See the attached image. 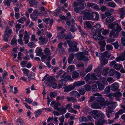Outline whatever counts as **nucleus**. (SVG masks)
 Listing matches in <instances>:
<instances>
[{"label":"nucleus","mask_w":125,"mask_h":125,"mask_svg":"<svg viewBox=\"0 0 125 125\" xmlns=\"http://www.w3.org/2000/svg\"><path fill=\"white\" fill-rule=\"evenodd\" d=\"M94 95L97 96L96 97L94 96L91 97L90 101L92 102L94 100L97 102H94L91 105V107L93 109H101L103 106L104 107L106 105H107L108 107L106 109L107 112L106 115L108 118L112 117V114L111 113L113 111L112 110L115 109L117 106L116 103L113 102L109 104L108 101H106L104 103L103 101L104 100V99L101 97V95L100 94L96 93L94 94Z\"/></svg>","instance_id":"nucleus-1"},{"label":"nucleus","mask_w":125,"mask_h":125,"mask_svg":"<svg viewBox=\"0 0 125 125\" xmlns=\"http://www.w3.org/2000/svg\"><path fill=\"white\" fill-rule=\"evenodd\" d=\"M108 28L112 29V31L110 33L109 37L110 38L108 39L107 42L108 43H110L114 42L116 38L119 33L122 30V29L121 26L118 23L114 22L110 24L109 25Z\"/></svg>","instance_id":"nucleus-2"},{"label":"nucleus","mask_w":125,"mask_h":125,"mask_svg":"<svg viewBox=\"0 0 125 125\" xmlns=\"http://www.w3.org/2000/svg\"><path fill=\"white\" fill-rule=\"evenodd\" d=\"M99 17V15L97 12L88 11L84 13L83 19L84 20L97 21L98 20Z\"/></svg>","instance_id":"nucleus-3"},{"label":"nucleus","mask_w":125,"mask_h":125,"mask_svg":"<svg viewBox=\"0 0 125 125\" xmlns=\"http://www.w3.org/2000/svg\"><path fill=\"white\" fill-rule=\"evenodd\" d=\"M87 51H83L78 53L77 57V59L79 60L83 61H87L89 60L90 58L89 55H88Z\"/></svg>","instance_id":"nucleus-4"},{"label":"nucleus","mask_w":125,"mask_h":125,"mask_svg":"<svg viewBox=\"0 0 125 125\" xmlns=\"http://www.w3.org/2000/svg\"><path fill=\"white\" fill-rule=\"evenodd\" d=\"M77 3L74 2L73 3L74 6L76 7L79 5L80 6V8L75 7L74 8L75 12H79L80 11V9H83L86 6V4L83 2L84 1V0H77Z\"/></svg>","instance_id":"nucleus-5"},{"label":"nucleus","mask_w":125,"mask_h":125,"mask_svg":"<svg viewBox=\"0 0 125 125\" xmlns=\"http://www.w3.org/2000/svg\"><path fill=\"white\" fill-rule=\"evenodd\" d=\"M55 81V79L52 77H48L45 81V83L48 85L52 87L54 89H55L57 87V84L54 82Z\"/></svg>","instance_id":"nucleus-6"},{"label":"nucleus","mask_w":125,"mask_h":125,"mask_svg":"<svg viewBox=\"0 0 125 125\" xmlns=\"http://www.w3.org/2000/svg\"><path fill=\"white\" fill-rule=\"evenodd\" d=\"M101 69L100 68H98L95 69L94 73L92 74L91 75L92 79L94 80H97L98 78L101 77Z\"/></svg>","instance_id":"nucleus-7"},{"label":"nucleus","mask_w":125,"mask_h":125,"mask_svg":"<svg viewBox=\"0 0 125 125\" xmlns=\"http://www.w3.org/2000/svg\"><path fill=\"white\" fill-rule=\"evenodd\" d=\"M100 81L101 83L99 82L96 83L97 84L99 89L101 91L104 89L105 86L107 85L108 83L106 79L105 78L101 79Z\"/></svg>","instance_id":"nucleus-8"},{"label":"nucleus","mask_w":125,"mask_h":125,"mask_svg":"<svg viewBox=\"0 0 125 125\" xmlns=\"http://www.w3.org/2000/svg\"><path fill=\"white\" fill-rule=\"evenodd\" d=\"M68 44L70 47L68 50L69 52H75L78 51V48L76 47V42H70L68 43Z\"/></svg>","instance_id":"nucleus-9"},{"label":"nucleus","mask_w":125,"mask_h":125,"mask_svg":"<svg viewBox=\"0 0 125 125\" xmlns=\"http://www.w3.org/2000/svg\"><path fill=\"white\" fill-rule=\"evenodd\" d=\"M24 76L21 77L20 79L24 81L29 82L30 80L33 79L34 78V74L33 73L30 74L29 75H24Z\"/></svg>","instance_id":"nucleus-10"},{"label":"nucleus","mask_w":125,"mask_h":125,"mask_svg":"<svg viewBox=\"0 0 125 125\" xmlns=\"http://www.w3.org/2000/svg\"><path fill=\"white\" fill-rule=\"evenodd\" d=\"M46 56L45 55H42L41 57L42 61V62H44V63H46V65L50 68L51 67L50 61L51 57L50 56H49L48 57L47 59H46Z\"/></svg>","instance_id":"nucleus-11"},{"label":"nucleus","mask_w":125,"mask_h":125,"mask_svg":"<svg viewBox=\"0 0 125 125\" xmlns=\"http://www.w3.org/2000/svg\"><path fill=\"white\" fill-rule=\"evenodd\" d=\"M57 30L58 32L61 33L60 34L58 35L57 37L59 39H62L64 38L65 35V34L64 32L65 31V29L62 27H60L58 28Z\"/></svg>","instance_id":"nucleus-12"},{"label":"nucleus","mask_w":125,"mask_h":125,"mask_svg":"<svg viewBox=\"0 0 125 125\" xmlns=\"http://www.w3.org/2000/svg\"><path fill=\"white\" fill-rule=\"evenodd\" d=\"M101 27V25L99 23H97L95 24L93 27L91 31L95 33L99 32Z\"/></svg>","instance_id":"nucleus-13"},{"label":"nucleus","mask_w":125,"mask_h":125,"mask_svg":"<svg viewBox=\"0 0 125 125\" xmlns=\"http://www.w3.org/2000/svg\"><path fill=\"white\" fill-rule=\"evenodd\" d=\"M83 25L85 29H91L93 26L92 22L89 21H84L83 22Z\"/></svg>","instance_id":"nucleus-14"},{"label":"nucleus","mask_w":125,"mask_h":125,"mask_svg":"<svg viewBox=\"0 0 125 125\" xmlns=\"http://www.w3.org/2000/svg\"><path fill=\"white\" fill-rule=\"evenodd\" d=\"M98 33V34H97L96 33L93 35V38L95 40H101L104 39V37L102 36L101 33L99 32Z\"/></svg>","instance_id":"nucleus-15"},{"label":"nucleus","mask_w":125,"mask_h":125,"mask_svg":"<svg viewBox=\"0 0 125 125\" xmlns=\"http://www.w3.org/2000/svg\"><path fill=\"white\" fill-rule=\"evenodd\" d=\"M99 58L101 61L102 64L105 65L108 62V60L103 58V54L102 53H101L99 54Z\"/></svg>","instance_id":"nucleus-16"},{"label":"nucleus","mask_w":125,"mask_h":125,"mask_svg":"<svg viewBox=\"0 0 125 125\" xmlns=\"http://www.w3.org/2000/svg\"><path fill=\"white\" fill-rule=\"evenodd\" d=\"M47 40L46 37L40 36L39 38V43L40 44L44 45L46 44Z\"/></svg>","instance_id":"nucleus-17"},{"label":"nucleus","mask_w":125,"mask_h":125,"mask_svg":"<svg viewBox=\"0 0 125 125\" xmlns=\"http://www.w3.org/2000/svg\"><path fill=\"white\" fill-rule=\"evenodd\" d=\"M25 34L23 38L24 41H25V44H27L29 41L30 39V35L28 34L26 31H25Z\"/></svg>","instance_id":"nucleus-18"},{"label":"nucleus","mask_w":125,"mask_h":125,"mask_svg":"<svg viewBox=\"0 0 125 125\" xmlns=\"http://www.w3.org/2000/svg\"><path fill=\"white\" fill-rule=\"evenodd\" d=\"M74 88V85H72L64 87L63 88L64 90V91L65 92H68L73 89Z\"/></svg>","instance_id":"nucleus-19"},{"label":"nucleus","mask_w":125,"mask_h":125,"mask_svg":"<svg viewBox=\"0 0 125 125\" xmlns=\"http://www.w3.org/2000/svg\"><path fill=\"white\" fill-rule=\"evenodd\" d=\"M12 32V30L8 26H7L5 30V35H7V37H9Z\"/></svg>","instance_id":"nucleus-20"},{"label":"nucleus","mask_w":125,"mask_h":125,"mask_svg":"<svg viewBox=\"0 0 125 125\" xmlns=\"http://www.w3.org/2000/svg\"><path fill=\"white\" fill-rule=\"evenodd\" d=\"M85 81L86 82L88 83L92 84L95 82H92L91 81L92 80L90 78V74L89 73L86 75L85 78Z\"/></svg>","instance_id":"nucleus-21"},{"label":"nucleus","mask_w":125,"mask_h":125,"mask_svg":"<svg viewBox=\"0 0 125 125\" xmlns=\"http://www.w3.org/2000/svg\"><path fill=\"white\" fill-rule=\"evenodd\" d=\"M119 86L118 83H115L112 84L111 86V89L113 91H115L119 87Z\"/></svg>","instance_id":"nucleus-22"},{"label":"nucleus","mask_w":125,"mask_h":125,"mask_svg":"<svg viewBox=\"0 0 125 125\" xmlns=\"http://www.w3.org/2000/svg\"><path fill=\"white\" fill-rule=\"evenodd\" d=\"M89 6L91 7L92 8L95 9L96 10H100V8L98 6L95 4L89 3L88 4Z\"/></svg>","instance_id":"nucleus-23"},{"label":"nucleus","mask_w":125,"mask_h":125,"mask_svg":"<svg viewBox=\"0 0 125 125\" xmlns=\"http://www.w3.org/2000/svg\"><path fill=\"white\" fill-rule=\"evenodd\" d=\"M100 31L99 32L102 33V34L104 35H106L108 34L109 31V30H105L103 28H101L100 29Z\"/></svg>","instance_id":"nucleus-24"},{"label":"nucleus","mask_w":125,"mask_h":125,"mask_svg":"<svg viewBox=\"0 0 125 125\" xmlns=\"http://www.w3.org/2000/svg\"><path fill=\"white\" fill-rule=\"evenodd\" d=\"M51 105H54V108L55 109H57L58 107L61 105V104L58 102H56L55 101H52L51 104Z\"/></svg>","instance_id":"nucleus-25"},{"label":"nucleus","mask_w":125,"mask_h":125,"mask_svg":"<svg viewBox=\"0 0 125 125\" xmlns=\"http://www.w3.org/2000/svg\"><path fill=\"white\" fill-rule=\"evenodd\" d=\"M85 84V82L84 81H78L75 82L72 85L74 86L75 87L76 86H79L83 85Z\"/></svg>","instance_id":"nucleus-26"},{"label":"nucleus","mask_w":125,"mask_h":125,"mask_svg":"<svg viewBox=\"0 0 125 125\" xmlns=\"http://www.w3.org/2000/svg\"><path fill=\"white\" fill-rule=\"evenodd\" d=\"M62 43L61 42H60L58 45V50L59 51L60 53H63L64 52V49L62 47Z\"/></svg>","instance_id":"nucleus-27"},{"label":"nucleus","mask_w":125,"mask_h":125,"mask_svg":"<svg viewBox=\"0 0 125 125\" xmlns=\"http://www.w3.org/2000/svg\"><path fill=\"white\" fill-rule=\"evenodd\" d=\"M125 60V56L124 54L123 55H120L117 57L115 59V60L117 62H119L121 61H123Z\"/></svg>","instance_id":"nucleus-28"},{"label":"nucleus","mask_w":125,"mask_h":125,"mask_svg":"<svg viewBox=\"0 0 125 125\" xmlns=\"http://www.w3.org/2000/svg\"><path fill=\"white\" fill-rule=\"evenodd\" d=\"M66 109L65 108H64L62 107L61 108H58L57 109V110L58 112H60L61 115L66 112Z\"/></svg>","instance_id":"nucleus-29"},{"label":"nucleus","mask_w":125,"mask_h":125,"mask_svg":"<svg viewBox=\"0 0 125 125\" xmlns=\"http://www.w3.org/2000/svg\"><path fill=\"white\" fill-rule=\"evenodd\" d=\"M29 3L31 6H33L36 7L38 3L35 0H31L29 2Z\"/></svg>","instance_id":"nucleus-30"},{"label":"nucleus","mask_w":125,"mask_h":125,"mask_svg":"<svg viewBox=\"0 0 125 125\" xmlns=\"http://www.w3.org/2000/svg\"><path fill=\"white\" fill-rule=\"evenodd\" d=\"M103 53V58L105 57L108 58L111 56L110 51H106Z\"/></svg>","instance_id":"nucleus-31"},{"label":"nucleus","mask_w":125,"mask_h":125,"mask_svg":"<svg viewBox=\"0 0 125 125\" xmlns=\"http://www.w3.org/2000/svg\"><path fill=\"white\" fill-rule=\"evenodd\" d=\"M71 95L75 97H79L80 96L79 94L76 91H73L70 93Z\"/></svg>","instance_id":"nucleus-32"},{"label":"nucleus","mask_w":125,"mask_h":125,"mask_svg":"<svg viewBox=\"0 0 125 125\" xmlns=\"http://www.w3.org/2000/svg\"><path fill=\"white\" fill-rule=\"evenodd\" d=\"M63 79L64 82V83H66L68 80L72 81H73V80L72 78L69 75H67Z\"/></svg>","instance_id":"nucleus-33"},{"label":"nucleus","mask_w":125,"mask_h":125,"mask_svg":"<svg viewBox=\"0 0 125 125\" xmlns=\"http://www.w3.org/2000/svg\"><path fill=\"white\" fill-rule=\"evenodd\" d=\"M42 50L40 48H37L35 50V52L37 55L38 56H40L42 54Z\"/></svg>","instance_id":"nucleus-34"},{"label":"nucleus","mask_w":125,"mask_h":125,"mask_svg":"<svg viewBox=\"0 0 125 125\" xmlns=\"http://www.w3.org/2000/svg\"><path fill=\"white\" fill-rule=\"evenodd\" d=\"M114 20V17L111 16L107 18L106 19V21L107 23H109L113 21Z\"/></svg>","instance_id":"nucleus-35"},{"label":"nucleus","mask_w":125,"mask_h":125,"mask_svg":"<svg viewBox=\"0 0 125 125\" xmlns=\"http://www.w3.org/2000/svg\"><path fill=\"white\" fill-rule=\"evenodd\" d=\"M104 122V121L102 118H101L99 119L97 122H95V123L96 125H103Z\"/></svg>","instance_id":"nucleus-36"},{"label":"nucleus","mask_w":125,"mask_h":125,"mask_svg":"<svg viewBox=\"0 0 125 125\" xmlns=\"http://www.w3.org/2000/svg\"><path fill=\"white\" fill-rule=\"evenodd\" d=\"M74 54L73 53H72L70 55L68 59V62L69 63H71L72 62L74 58Z\"/></svg>","instance_id":"nucleus-37"},{"label":"nucleus","mask_w":125,"mask_h":125,"mask_svg":"<svg viewBox=\"0 0 125 125\" xmlns=\"http://www.w3.org/2000/svg\"><path fill=\"white\" fill-rule=\"evenodd\" d=\"M21 70L23 72L24 75H29V71L28 69L25 68H22L21 69Z\"/></svg>","instance_id":"nucleus-38"},{"label":"nucleus","mask_w":125,"mask_h":125,"mask_svg":"<svg viewBox=\"0 0 125 125\" xmlns=\"http://www.w3.org/2000/svg\"><path fill=\"white\" fill-rule=\"evenodd\" d=\"M123 68V66L120 64H116L114 66V68L116 70H119Z\"/></svg>","instance_id":"nucleus-39"},{"label":"nucleus","mask_w":125,"mask_h":125,"mask_svg":"<svg viewBox=\"0 0 125 125\" xmlns=\"http://www.w3.org/2000/svg\"><path fill=\"white\" fill-rule=\"evenodd\" d=\"M33 13L37 16L39 15L40 16H43V13L42 11L38 12L37 10H35L33 11Z\"/></svg>","instance_id":"nucleus-40"},{"label":"nucleus","mask_w":125,"mask_h":125,"mask_svg":"<svg viewBox=\"0 0 125 125\" xmlns=\"http://www.w3.org/2000/svg\"><path fill=\"white\" fill-rule=\"evenodd\" d=\"M63 79L59 81V83L58 86V88L60 89L62 87V86L63 85L64 83Z\"/></svg>","instance_id":"nucleus-41"},{"label":"nucleus","mask_w":125,"mask_h":125,"mask_svg":"<svg viewBox=\"0 0 125 125\" xmlns=\"http://www.w3.org/2000/svg\"><path fill=\"white\" fill-rule=\"evenodd\" d=\"M122 95V94L120 92H118L114 93L112 95L114 97L118 98L120 97Z\"/></svg>","instance_id":"nucleus-42"},{"label":"nucleus","mask_w":125,"mask_h":125,"mask_svg":"<svg viewBox=\"0 0 125 125\" xmlns=\"http://www.w3.org/2000/svg\"><path fill=\"white\" fill-rule=\"evenodd\" d=\"M85 92L86 91L83 88H81L79 90V92L82 95H84L85 94Z\"/></svg>","instance_id":"nucleus-43"},{"label":"nucleus","mask_w":125,"mask_h":125,"mask_svg":"<svg viewBox=\"0 0 125 125\" xmlns=\"http://www.w3.org/2000/svg\"><path fill=\"white\" fill-rule=\"evenodd\" d=\"M44 53L48 55H51V53L50 52L48 48H46L44 50Z\"/></svg>","instance_id":"nucleus-44"},{"label":"nucleus","mask_w":125,"mask_h":125,"mask_svg":"<svg viewBox=\"0 0 125 125\" xmlns=\"http://www.w3.org/2000/svg\"><path fill=\"white\" fill-rule=\"evenodd\" d=\"M79 73L76 71L74 72L72 75V77L73 78H78L79 76Z\"/></svg>","instance_id":"nucleus-45"},{"label":"nucleus","mask_w":125,"mask_h":125,"mask_svg":"<svg viewBox=\"0 0 125 125\" xmlns=\"http://www.w3.org/2000/svg\"><path fill=\"white\" fill-rule=\"evenodd\" d=\"M79 121L82 122L87 121L88 119L87 118L85 117H81L80 118Z\"/></svg>","instance_id":"nucleus-46"},{"label":"nucleus","mask_w":125,"mask_h":125,"mask_svg":"<svg viewBox=\"0 0 125 125\" xmlns=\"http://www.w3.org/2000/svg\"><path fill=\"white\" fill-rule=\"evenodd\" d=\"M41 112L42 110L41 109L36 111L35 112V116L36 117H38L41 114Z\"/></svg>","instance_id":"nucleus-47"},{"label":"nucleus","mask_w":125,"mask_h":125,"mask_svg":"<svg viewBox=\"0 0 125 125\" xmlns=\"http://www.w3.org/2000/svg\"><path fill=\"white\" fill-rule=\"evenodd\" d=\"M93 66L92 65H90L88 66L85 70L86 73L89 72L91 71L92 69Z\"/></svg>","instance_id":"nucleus-48"},{"label":"nucleus","mask_w":125,"mask_h":125,"mask_svg":"<svg viewBox=\"0 0 125 125\" xmlns=\"http://www.w3.org/2000/svg\"><path fill=\"white\" fill-rule=\"evenodd\" d=\"M74 36L72 34L70 33H69L65 37L66 39H68L71 38H73Z\"/></svg>","instance_id":"nucleus-49"},{"label":"nucleus","mask_w":125,"mask_h":125,"mask_svg":"<svg viewBox=\"0 0 125 125\" xmlns=\"http://www.w3.org/2000/svg\"><path fill=\"white\" fill-rule=\"evenodd\" d=\"M75 69L74 66L73 65H71L69 66L67 68L68 72L74 70Z\"/></svg>","instance_id":"nucleus-50"},{"label":"nucleus","mask_w":125,"mask_h":125,"mask_svg":"<svg viewBox=\"0 0 125 125\" xmlns=\"http://www.w3.org/2000/svg\"><path fill=\"white\" fill-rule=\"evenodd\" d=\"M98 43L101 46H105L106 45V43L104 41H102L99 42Z\"/></svg>","instance_id":"nucleus-51"},{"label":"nucleus","mask_w":125,"mask_h":125,"mask_svg":"<svg viewBox=\"0 0 125 125\" xmlns=\"http://www.w3.org/2000/svg\"><path fill=\"white\" fill-rule=\"evenodd\" d=\"M97 88L96 85L95 84H93L92 86V91L94 92L97 90Z\"/></svg>","instance_id":"nucleus-52"},{"label":"nucleus","mask_w":125,"mask_h":125,"mask_svg":"<svg viewBox=\"0 0 125 125\" xmlns=\"http://www.w3.org/2000/svg\"><path fill=\"white\" fill-rule=\"evenodd\" d=\"M10 0H5L4 1L3 3L7 6H9L10 5Z\"/></svg>","instance_id":"nucleus-53"},{"label":"nucleus","mask_w":125,"mask_h":125,"mask_svg":"<svg viewBox=\"0 0 125 125\" xmlns=\"http://www.w3.org/2000/svg\"><path fill=\"white\" fill-rule=\"evenodd\" d=\"M17 41L15 40H12L11 43V44L12 46H16L17 45Z\"/></svg>","instance_id":"nucleus-54"},{"label":"nucleus","mask_w":125,"mask_h":125,"mask_svg":"<svg viewBox=\"0 0 125 125\" xmlns=\"http://www.w3.org/2000/svg\"><path fill=\"white\" fill-rule=\"evenodd\" d=\"M61 12V10L59 9H57L54 11V14L55 15H57L59 13Z\"/></svg>","instance_id":"nucleus-55"},{"label":"nucleus","mask_w":125,"mask_h":125,"mask_svg":"<svg viewBox=\"0 0 125 125\" xmlns=\"http://www.w3.org/2000/svg\"><path fill=\"white\" fill-rule=\"evenodd\" d=\"M37 15L34 14L33 12V14L31 15V17L33 20H35L37 19Z\"/></svg>","instance_id":"nucleus-56"},{"label":"nucleus","mask_w":125,"mask_h":125,"mask_svg":"<svg viewBox=\"0 0 125 125\" xmlns=\"http://www.w3.org/2000/svg\"><path fill=\"white\" fill-rule=\"evenodd\" d=\"M108 70L109 69L108 68L104 69L102 73V74L104 76L106 75L107 74V72Z\"/></svg>","instance_id":"nucleus-57"},{"label":"nucleus","mask_w":125,"mask_h":125,"mask_svg":"<svg viewBox=\"0 0 125 125\" xmlns=\"http://www.w3.org/2000/svg\"><path fill=\"white\" fill-rule=\"evenodd\" d=\"M84 88L85 91H89L91 90V87L90 86L88 85H87L85 86Z\"/></svg>","instance_id":"nucleus-58"},{"label":"nucleus","mask_w":125,"mask_h":125,"mask_svg":"<svg viewBox=\"0 0 125 125\" xmlns=\"http://www.w3.org/2000/svg\"><path fill=\"white\" fill-rule=\"evenodd\" d=\"M31 41L36 42L38 41V40L35 38V36L34 34H32V36L31 38Z\"/></svg>","instance_id":"nucleus-59"},{"label":"nucleus","mask_w":125,"mask_h":125,"mask_svg":"<svg viewBox=\"0 0 125 125\" xmlns=\"http://www.w3.org/2000/svg\"><path fill=\"white\" fill-rule=\"evenodd\" d=\"M77 27L79 29V31L81 32L82 35L83 36L86 35L84 32L82 31V30L81 29V28L80 26H78Z\"/></svg>","instance_id":"nucleus-60"},{"label":"nucleus","mask_w":125,"mask_h":125,"mask_svg":"<svg viewBox=\"0 0 125 125\" xmlns=\"http://www.w3.org/2000/svg\"><path fill=\"white\" fill-rule=\"evenodd\" d=\"M25 18L24 17H22L20 18L19 20H18V21L21 23H23L25 21Z\"/></svg>","instance_id":"nucleus-61"},{"label":"nucleus","mask_w":125,"mask_h":125,"mask_svg":"<svg viewBox=\"0 0 125 125\" xmlns=\"http://www.w3.org/2000/svg\"><path fill=\"white\" fill-rule=\"evenodd\" d=\"M112 44L114 45V47L115 49H118L119 46L118 42H116L115 43H112Z\"/></svg>","instance_id":"nucleus-62"},{"label":"nucleus","mask_w":125,"mask_h":125,"mask_svg":"<svg viewBox=\"0 0 125 125\" xmlns=\"http://www.w3.org/2000/svg\"><path fill=\"white\" fill-rule=\"evenodd\" d=\"M57 95V93L55 92L51 93L50 94V96L51 98L53 97L56 96Z\"/></svg>","instance_id":"nucleus-63"},{"label":"nucleus","mask_w":125,"mask_h":125,"mask_svg":"<svg viewBox=\"0 0 125 125\" xmlns=\"http://www.w3.org/2000/svg\"><path fill=\"white\" fill-rule=\"evenodd\" d=\"M108 5L109 6L113 7H115L116 6L115 4L113 2H110L108 3Z\"/></svg>","instance_id":"nucleus-64"}]
</instances>
